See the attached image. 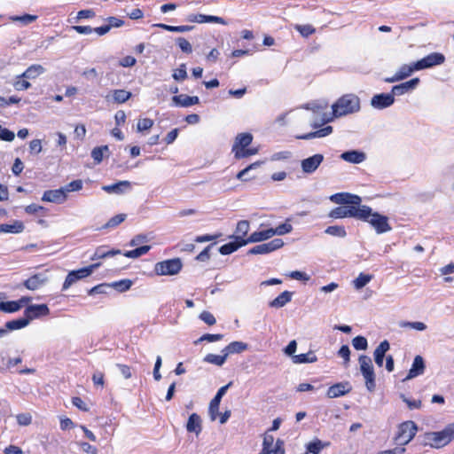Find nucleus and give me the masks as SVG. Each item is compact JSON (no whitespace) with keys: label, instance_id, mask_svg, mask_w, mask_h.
Masks as SVG:
<instances>
[{"label":"nucleus","instance_id":"a211bd4d","mask_svg":"<svg viewBox=\"0 0 454 454\" xmlns=\"http://www.w3.org/2000/svg\"><path fill=\"white\" fill-rule=\"evenodd\" d=\"M187 20L196 23H217L221 25L227 24L225 20L222 17L205 14H191L187 17Z\"/></svg>","mask_w":454,"mask_h":454},{"label":"nucleus","instance_id":"de8ad7c7","mask_svg":"<svg viewBox=\"0 0 454 454\" xmlns=\"http://www.w3.org/2000/svg\"><path fill=\"white\" fill-rule=\"evenodd\" d=\"M132 284L133 283L130 279H121L113 282L110 286L114 287L118 292L122 293L128 291L131 287Z\"/></svg>","mask_w":454,"mask_h":454},{"label":"nucleus","instance_id":"3c124183","mask_svg":"<svg viewBox=\"0 0 454 454\" xmlns=\"http://www.w3.org/2000/svg\"><path fill=\"white\" fill-rule=\"evenodd\" d=\"M108 151L107 145L95 147L91 152V157L96 163H100L104 157V152Z\"/></svg>","mask_w":454,"mask_h":454},{"label":"nucleus","instance_id":"dca6fc26","mask_svg":"<svg viewBox=\"0 0 454 454\" xmlns=\"http://www.w3.org/2000/svg\"><path fill=\"white\" fill-rule=\"evenodd\" d=\"M324 160L323 154L317 153L301 160V169L304 173H313Z\"/></svg>","mask_w":454,"mask_h":454},{"label":"nucleus","instance_id":"79ce46f5","mask_svg":"<svg viewBox=\"0 0 454 454\" xmlns=\"http://www.w3.org/2000/svg\"><path fill=\"white\" fill-rule=\"evenodd\" d=\"M271 230V236L275 235H285L290 233L293 231V226L287 222L278 225L276 228H270Z\"/></svg>","mask_w":454,"mask_h":454},{"label":"nucleus","instance_id":"2eb2a0df","mask_svg":"<svg viewBox=\"0 0 454 454\" xmlns=\"http://www.w3.org/2000/svg\"><path fill=\"white\" fill-rule=\"evenodd\" d=\"M395 102V96L391 93L376 94L372 98L371 105L376 109H384L392 106Z\"/></svg>","mask_w":454,"mask_h":454},{"label":"nucleus","instance_id":"c9c22d12","mask_svg":"<svg viewBox=\"0 0 454 454\" xmlns=\"http://www.w3.org/2000/svg\"><path fill=\"white\" fill-rule=\"evenodd\" d=\"M247 348V344L242 341H232L227 345L222 352H225L228 355L234 353H241Z\"/></svg>","mask_w":454,"mask_h":454},{"label":"nucleus","instance_id":"1a4fd4ad","mask_svg":"<svg viewBox=\"0 0 454 454\" xmlns=\"http://www.w3.org/2000/svg\"><path fill=\"white\" fill-rule=\"evenodd\" d=\"M182 267L181 260L174 258L157 262L154 266V271L159 276H171L177 274Z\"/></svg>","mask_w":454,"mask_h":454},{"label":"nucleus","instance_id":"774afa93","mask_svg":"<svg viewBox=\"0 0 454 454\" xmlns=\"http://www.w3.org/2000/svg\"><path fill=\"white\" fill-rule=\"evenodd\" d=\"M339 356L344 359V363L348 364L350 360V349L348 345H342L338 351Z\"/></svg>","mask_w":454,"mask_h":454},{"label":"nucleus","instance_id":"37998d69","mask_svg":"<svg viewBox=\"0 0 454 454\" xmlns=\"http://www.w3.org/2000/svg\"><path fill=\"white\" fill-rule=\"evenodd\" d=\"M372 279V275L360 273L358 277L353 281L356 289H361L365 286Z\"/></svg>","mask_w":454,"mask_h":454},{"label":"nucleus","instance_id":"13d9d810","mask_svg":"<svg viewBox=\"0 0 454 454\" xmlns=\"http://www.w3.org/2000/svg\"><path fill=\"white\" fill-rule=\"evenodd\" d=\"M121 186H124L126 188H129L130 187V183L129 181H121L118 184L106 186V187H104V189L106 192H121Z\"/></svg>","mask_w":454,"mask_h":454},{"label":"nucleus","instance_id":"bb28decb","mask_svg":"<svg viewBox=\"0 0 454 454\" xmlns=\"http://www.w3.org/2000/svg\"><path fill=\"white\" fill-rule=\"evenodd\" d=\"M250 229V223L247 220H240L238 222L234 239L238 240H246L247 238V233Z\"/></svg>","mask_w":454,"mask_h":454},{"label":"nucleus","instance_id":"a878e982","mask_svg":"<svg viewBox=\"0 0 454 454\" xmlns=\"http://www.w3.org/2000/svg\"><path fill=\"white\" fill-rule=\"evenodd\" d=\"M389 342L385 340L380 343V345L374 350V361L379 367L383 366V360L386 355V352L389 349Z\"/></svg>","mask_w":454,"mask_h":454},{"label":"nucleus","instance_id":"2f4dec72","mask_svg":"<svg viewBox=\"0 0 454 454\" xmlns=\"http://www.w3.org/2000/svg\"><path fill=\"white\" fill-rule=\"evenodd\" d=\"M293 293L289 291H284L275 299L270 301L269 305L272 308H281L288 303L292 299Z\"/></svg>","mask_w":454,"mask_h":454},{"label":"nucleus","instance_id":"680f3d73","mask_svg":"<svg viewBox=\"0 0 454 454\" xmlns=\"http://www.w3.org/2000/svg\"><path fill=\"white\" fill-rule=\"evenodd\" d=\"M16 419L20 426H28L32 423V416L30 413H20L16 416Z\"/></svg>","mask_w":454,"mask_h":454},{"label":"nucleus","instance_id":"423d86ee","mask_svg":"<svg viewBox=\"0 0 454 454\" xmlns=\"http://www.w3.org/2000/svg\"><path fill=\"white\" fill-rule=\"evenodd\" d=\"M360 371L365 380V386L369 391L375 389V372L371 357L361 355L359 356Z\"/></svg>","mask_w":454,"mask_h":454},{"label":"nucleus","instance_id":"5701e85b","mask_svg":"<svg viewBox=\"0 0 454 454\" xmlns=\"http://www.w3.org/2000/svg\"><path fill=\"white\" fill-rule=\"evenodd\" d=\"M333 132V127L332 126H325L320 129H317L316 131L309 132L302 135H297L295 136L296 139L301 140H309L316 137H324L328 135H330Z\"/></svg>","mask_w":454,"mask_h":454},{"label":"nucleus","instance_id":"a19ab883","mask_svg":"<svg viewBox=\"0 0 454 454\" xmlns=\"http://www.w3.org/2000/svg\"><path fill=\"white\" fill-rule=\"evenodd\" d=\"M223 353V355L207 354L204 357V361L212 364L221 366L225 363L227 358V354L225 352Z\"/></svg>","mask_w":454,"mask_h":454},{"label":"nucleus","instance_id":"39448f33","mask_svg":"<svg viewBox=\"0 0 454 454\" xmlns=\"http://www.w3.org/2000/svg\"><path fill=\"white\" fill-rule=\"evenodd\" d=\"M418 427L415 422L407 420L401 423L398 427L395 441L403 447L408 444L416 435Z\"/></svg>","mask_w":454,"mask_h":454},{"label":"nucleus","instance_id":"393cba45","mask_svg":"<svg viewBox=\"0 0 454 454\" xmlns=\"http://www.w3.org/2000/svg\"><path fill=\"white\" fill-rule=\"evenodd\" d=\"M270 238H272L271 230H270V228H268L265 230H261V231L253 232L247 238L245 242H246V245H247L249 243H257V242L264 241Z\"/></svg>","mask_w":454,"mask_h":454},{"label":"nucleus","instance_id":"e2e57ef3","mask_svg":"<svg viewBox=\"0 0 454 454\" xmlns=\"http://www.w3.org/2000/svg\"><path fill=\"white\" fill-rule=\"evenodd\" d=\"M200 318L207 325H214L216 322L215 316L209 311L206 310L200 313Z\"/></svg>","mask_w":454,"mask_h":454},{"label":"nucleus","instance_id":"473e14b6","mask_svg":"<svg viewBox=\"0 0 454 454\" xmlns=\"http://www.w3.org/2000/svg\"><path fill=\"white\" fill-rule=\"evenodd\" d=\"M45 69L43 66L35 64L28 67L26 71L19 76V78H27V79H35L43 73H44Z\"/></svg>","mask_w":454,"mask_h":454},{"label":"nucleus","instance_id":"f3484780","mask_svg":"<svg viewBox=\"0 0 454 454\" xmlns=\"http://www.w3.org/2000/svg\"><path fill=\"white\" fill-rule=\"evenodd\" d=\"M67 193L64 188L56 190H47L43 192L42 200L46 202H52L61 204L67 200Z\"/></svg>","mask_w":454,"mask_h":454},{"label":"nucleus","instance_id":"cd10ccee","mask_svg":"<svg viewBox=\"0 0 454 454\" xmlns=\"http://www.w3.org/2000/svg\"><path fill=\"white\" fill-rule=\"evenodd\" d=\"M340 158L348 162L358 164L365 160V154L358 151H348L343 153Z\"/></svg>","mask_w":454,"mask_h":454},{"label":"nucleus","instance_id":"c756f323","mask_svg":"<svg viewBox=\"0 0 454 454\" xmlns=\"http://www.w3.org/2000/svg\"><path fill=\"white\" fill-rule=\"evenodd\" d=\"M246 246L245 240H238L235 239L234 241L226 243L220 247L219 252L223 255L231 254L233 252L237 251L239 247Z\"/></svg>","mask_w":454,"mask_h":454},{"label":"nucleus","instance_id":"9d476101","mask_svg":"<svg viewBox=\"0 0 454 454\" xmlns=\"http://www.w3.org/2000/svg\"><path fill=\"white\" fill-rule=\"evenodd\" d=\"M284 241L281 239H275L268 243L254 246L248 251V254H266L281 248Z\"/></svg>","mask_w":454,"mask_h":454},{"label":"nucleus","instance_id":"e433bc0d","mask_svg":"<svg viewBox=\"0 0 454 454\" xmlns=\"http://www.w3.org/2000/svg\"><path fill=\"white\" fill-rule=\"evenodd\" d=\"M416 70H419V68L417 67V62L411 65H403L396 72L397 79L403 80L410 76Z\"/></svg>","mask_w":454,"mask_h":454},{"label":"nucleus","instance_id":"5fc2aeb1","mask_svg":"<svg viewBox=\"0 0 454 454\" xmlns=\"http://www.w3.org/2000/svg\"><path fill=\"white\" fill-rule=\"evenodd\" d=\"M347 202L348 206H354L356 208H363L364 207H368L367 205H361L362 199L358 195L350 194L348 200H343Z\"/></svg>","mask_w":454,"mask_h":454},{"label":"nucleus","instance_id":"4d7b16f0","mask_svg":"<svg viewBox=\"0 0 454 454\" xmlns=\"http://www.w3.org/2000/svg\"><path fill=\"white\" fill-rule=\"evenodd\" d=\"M173 78L176 81H184L187 78V72L185 64L180 65V67L174 71Z\"/></svg>","mask_w":454,"mask_h":454},{"label":"nucleus","instance_id":"052dcab7","mask_svg":"<svg viewBox=\"0 0 454 454\" xmlns=\"http://www.w3.org/2000/svg\"><path fill=\"white\" fill-rule=\"evenodd\" d=\"M15 137V134L13 131L6 129V128H3L1 125H0V139L3 140V141H6V142H12Z\"/></svg>","mask_w":454,"mask_h":454},{"label":"nucleus","instance_id":"4c0bfd02","mask_svg":"<svg viewBox=\"0 0 454 454\" xmlns=\"http://www.w3.org/2000/svg\"><path fill=\"white\" fill-rule=\"evenodd\" d=\"M21 309V304L16 301H1L0 310L5 313H14Z\"/></svg>","mask_w":454,"mask_h":454},{"label":"nucleus","instance_id":"4468645a","mask_svg":"<svg viewBox=\"0 0 454 454\" xmlns=\"http://www.w3.org/2000/svg\"><path fill=\"white\" fill-rule=\"evenodd\" d=\"M231 385V382H229L227 385L221 387L215 397L211 400L209 403V414L212 420L216 419L218 416L219 405L222 400V397L225 395L227 389Z\"/></svg>","mask_w":454,"mask_h":454},{"label":"nucleus","instance_id":"09e8293b","mask_svg":"<svg viewBox=\"0 0 454 454\" xmlns=\"http://www.w3.org/2000/svg\"><path fill=\"white\" fill-rule=\"evenodd\" d=\"M325 233L340 238H344L347 235L344 226L340 225L328 226L325 229Z\"/></svg>","mask_w":454,"mask_h":454},{"label":"nucleus","instance_id":"603ef678","mask_svg":"<svg viewBox=\"0 0 454 454\" xmlns=\"http://www.w3.org/2000/svg\"><path fill=\"white\" fill-rule=\"evenodd\" d=\"M352 345L356 350H364L367 348L368 342L365 337L359 335L352 340Z\"/></svg>","mask_w":454,"mask_h":454},{"label":"nucleus","instance_id":"69168bd1","mask_svg":"<svg viewBox=\"0 0 454 454\" xmlns=\"http://www.w3.org/2000/svg\"><path fill=\"white\" fill-rule=\"evenodd\" d=\"M402 399L410 410L420 409L422 406V402L420 400H411L403 395H402Z\"/></svg>","mask_w":454,"mask_h":454},{"label":"nucleus","instance_id":"58836bf2","mask_svg":"<svg viewBox=\"0 0 454 454\" xmlns=\"http://www.w3.org/2000/svg\"><path fill=\"white\" fill-rule=\"evenodd\" d=\"M28 324V319L24 316V317L6 322L5 327L7 328L8 331H14L24 328Z\"/></svg>","mask_w":454,"mask_h":454},{"label":"nucleus","instance_id":"a18cd8bd","mask_svg":"<svg viewBox=\"0 0 454 454\" xmlns=\"http://www.w3.org/2000/svg\"><path fill=\"white\" fill-rule=\"evenodd\" d=\"M325 445L322 443V442L319 439H316L313 442H310L306 446V454H319L321 450Z\"/></svg>","mask_w":454,"mask_h":454},{"label":"nucleus","instance_id":"9b49d317","mask_svg":"<svg viewBox=\"0 0 454 454\" xmlns=\"http://www.w3.org/2000/svg\"><path fill=\"white\" fill-rule=\"evenodd\" d=\"M445 57L443 54L439 52L430 53L423 59L417 61V67L419 70L429 68L437 65H441L444 62Z\"/></svg>","mask_w":454,"mask_h":454},{"label":"nucleus","instance_id":"72a5a7b5","mask_svg":"<svg viewBox=\"0 0 454 454\" xmlns=\"http://www.w3.org/2000/svg\"><path fill=\"white\" fill-rule=\"evenodd\" d=\"M121 252L119 249L106 250V247L100 246L96 248L91 260L103 259L109 256L120 254Z\"/></svg>","mask_w":454,"mask_h":454},{"label":"nucleus","instance_id":"c85d7f7f","mask_svg":"<svg viewBox=\"0 0 454 454\" xmlns=\"http://www.w3.org/2000/svg\"><path fill=\"white\" fill-rule=\"evenodd\" d=\"M186 429L188 432H193L196 434L201 432V419L197 413L190 415L186 424Z\"/></svg>","mask_w":454,"mask_h":454},{"label":"nucleus","instance_id":"4be33fe9","mask_svg":"<svg viewBox=\"0 0 454 454\" xmlns=\"http://www.w3.org/2000/svg\"><path fill=\"white\" fill-rule=\"evenodd\" d=\"M47 278L43 277L42 274H34L23 282V286L28 290H37L45 284Z\"/></svg>","mask_w":454,"mask_h":454},{"label":"nucleus","instance_id":"f8f14e48","mask_svg":"<svg viewBox=\"0 0 454 454\" xmlns=\"http://www.w3.org/2000/svg\"><path fill=\"white\" fill-rule=\"evenodd\" d=\"M351 390L352 386L348 381H341L329 387L326 391V396L331 399L337 398L350 393Z\"/></svg>","mask_w":454,"mask_h":454},{"label":"nucleus","instance_id":"ddd939ff","mask_svg":"<svg viewBox=\"0 0 454 454\" xmlns=\"http://www.w3.org/2000/svg\"><path fill=\"white\" fill-rule=\"evenodd\" d=\"M49 314L50 309L46 304L29 305L24 311V316L28 319V322L40 317L48 316Z\"/></svg>","mask_w":454,"mask_h":454},{"label":"nucleus","instance_id":"0eeeda50","mask_svg":"<svg viewBox=\"0 0 454 454\" xmlns=\"http://www.w3.org/2000/svg\"><path fill=\"white\" fill-rule=\"evenodd\" d=\"M360 221L369 223L379 234L387 232L392 229L388 217L378 212H372L371 207L369 215L366 219H360Z\"/></svg>","mask_w":454,"mask_h":454},{"label":"nucleus","instance_id":"8fccbe9b","mask_svg":"<svg viewBox=\"0 0 454 454\" xmlns=\"http://www.w3.org/2000/svg\"><path fill=\"white\" fill-rule=\"evenodd\" d=\"M127 215L126 214H118L114 216L111 217L107 223L105 224L106 228H115L120 225L122 222L125 221Z\"/></svg>","mask_w":454,"mask_h":454},{"label":"nucleus","instance_id":"f03ea898","mask_svg":"<svg viewBox=\"0 0 454 454\" xmlns=\"http://www.w3.org/2000/svg\"><path fill=\"white\" fill-rule=\"evenodd\" d=\"M253 136L249 132L239 133L235 137L231 152L236 159H244L258 153L256 148H249L252 144Z\"/></svg>","mask_w":454,"mask_h":454},{"label":"nucleus","instance_id":"338daca9","mask_svg":"<svg viewBox=\"0 0 454 454\" xmlns=\"http://www.w3.org/2000/svg\"><path fill=\"white\" fill-rule=\"evenodd\" d=\"M80 448L82 450L87 454H98V450L96 446H93L86 442H82L79 443Z\"/></svg>","mask_w":454,"mask_h":454},{"label":"nucleus","instance_id":"0e129e2a","mask_svg":"<svg viewBox=\"0 0 454 454\" xmlns=\"http://www.w3.org/2000/svg\"><path fill=\"white\" fill-rule=\"evenodd\" d=\"M82 188V181L80 179L70 182L64 190L67 192L80 191Z\"/></svg>","mask_w":454,"mask_h":454},{"label":"nucleus","instance_id":"ea45409f","mask_svg":"<svg viewBox=\"0 0 454 454\" xmlns=\"http://www.w3.org/2000/svg\"><path fill=\"white\" fill-rule=\"evenodd\" d=\"M151 249V246L149 245H145V246H142V247H139L137 248H135L133 250H129V251H126L125 253H123V255L128 257V258H138L145 254H147Z\"/></svg>","mask_w":454,"mask_h":454},{"label":"nucleus","instance_id":"6e6552de","mask_svg":"<svg viewBox=\"0 0 454 454\" xmlns=\"http://www.w3.org/2000/svg\"><path fill=\"white\" fill-rule=\"evenodd\" d=\"M100 263L90 264L87 267H83L75 270L68 272L62 286V291L67 290L78 280L83 279L89 277L95 269H97Z\"/></svg>","mask_w":454,"mask_h":454},{"label":"nucleus","instance_id":"b1692460","mask_svg":"<svg viewBox=\"0 0 454 454\" xmlns=\"http://www.w3.org/2000/svg\"><path fill=\"white\" fill-rule=\"evenodd\" d=\"M131 96L132 93L130 91L118 89L111 90L110 95H108L106 98L109 99L111 97L112 101L115 104H123L127 102L131 98Z\"/></svg>","mask_w":454,"mask_h":454},{"label":"nucleus","instance_id":"7ed1b4c3","mask_svg":"<svg viewBox=\"0 0 454 454\" xmlns=\"http://www.w3.org/2000/svg\"><path fill=\"white\" fill-rule=\"evenodd\" d=\"M426 439L433 448H442L454 439V423L448 424L442 431L426 434Z\"/></svg>","mask_w":454,"mask_h":454},{"label":"nucleus","instance_id":"49530a36","mask_svg":"<svg viewBox=\"0 0 454 454\" xmlns=\"http://www.w3.org/2000/svg\"><path fill=\"white\" fill-rule=\"evenodd\" d=\"M47 211V208H45L44 207L35 203L30 204L25 207V212L29 215L39 214L41 216H45Z\"/></svg>","mask_w":454,"mask_h":454},{"label":"nucleus","instance_id":"f257e3e1","mask_svg":"<svg viewBox=\"0 0 454 454\" xmlns=\"http://www.w3.org/2000/svg\"><path fill=\"white\" fill-rule=\"evenodd\" d=\"M332 109L335 118L356 113L360 110V99L355 94H345L332 106Z\"/></svg>","mask_w":454,"mask_h":454},{"label":"nucleus","instance_id":"6ab92c4d","mask_svg":"<svg viewBox=\"0 0 454 454\" xmlns=\"http://www.w3.org/2000/svg\"><path fill=\"white\" fill-rule=\"evenodd\" d=\"M419 83V79L416 77L410 81H407V82H404L400 84L393 86L391 91L394 94V96L403 95V94L414 90Z\"/></svg>","mask_w":454,"mask_h":454},{"label":"nucleus","instance_id":"412c9836","mask_svg":"<svg viewBox=\"0 0 454 454\" xmlns=\"http://www.w3.org/2000/svg\"><path fill=\"white\" fill-rule=\"evenodd\" d=\"M425 367L426 366L423 357L419 355L416 356L413 360L411 368L409 370L408 375L405 379L410 380L423 374Z\"/></svg>","mask_w":454,"mask_h":454},{"label":"nucleus","instance_id":"6e6d98bb","mask_svg":"<svg viewBox=\"0 0 454 454\" xmlns=\"http://www.w3.org/2000/svg\"><path fill=\"white\" fill-rule=\"evenodd\" d=\"M176 43L182 51L190 54L192 51V44L184 37H179L176 39Z\"/></svg>","mask_w":454,"mask_h":454},{"label":"nucleus","instance_id":"864d4df0","mask_svg":"<svg viewBox=\"0 0 454 454\" xmlns=\"http://www.w3.org/2000/svg\"><path fill=\"white\" fill-rule=\"evenodd\" d=\"M153 120L150 118H144L138 121L137 129L140 132L149 130L153 126Z\"/></svg>","mask_w":454,"mask_h":454},{"label":"nucleus","instance_id":"7c9ffc66","mask_svg":"<svg viewBox=\"0 0 454 454\" xmlns=\"http://www.w3.org/2000/svg\"><path fill=\"white\" fill-rule=\"evenodd\" d=\"M24 223L21 221L16 220L11 224H0V233H20L24 231Z\"/></svg>","mask_w":454,"mask_h":454},{"label":"nucleus","instance_id":"f704fd0d","mask_svg":"<svg viewBox=\"0 0 454 454\" xmlns=\"http://www.w3.org/2000/svg\"><path fill=\"white\" fill-rule=\"evenodd\" d=\"M292 361L294 364H309L317 362V357L314 352L310 350L306 354L293 356Z\"/></svg>","mask_w":454,"mask_h":454},{"label":"nucleus","instance_id":"c03bdc74","mask_svg":"<svg viewBox=\"0 0 454 454\" xmlns=\"http://www.w3.org/2000/svg\"><path fill=\"white\" fill-rule=\"evenodd\" d=\"M294 29L303 37H309L316 32V28L310 24H296L294 25Z\"/></svg>","mask_w":454,"mask_h":454},{"label":"nucleus","instance_id":"aec40b11","mask_svg":"<svg viewBox=\"0 0 454 454\" xmlns=\"http://www.w3.org/2000/svg\"><path fill=\"white\" fill-rule=\"evenodd\" d=\"M172 101L177 106L188 107L199 104L200 98L197 96L181 94L173 96Z\"/></svg>","mask_w":454,"mask_h":454},{"label":"nucleus","instance_id":"bf43d9fd","mask_svg":"<svg viewBox=\"0 0 454 454\" xmlns=\"http://www.w3.org/2000/svg\"><path fill=\"white\" fill-rule=\"evenodd\" d=\"M37 18H38L37 15L24 14L22 16H14V17H12L11 19L13 21H21L24 24H29V23L35 21L37 20Z\"/></svg>","mask_w":454,"mask_h":454},{"label":"nucleus","instance_id":"20e7f679","mask_svg":"<svg viewBox=\"0 0 454 454\" xmlns=\"http://www.w3.org/2000/svg\"><path fill=\"white\" fill-rule=\"evenodd\" d=\"M370 213V207L356 208L354 206L342 205L334 207L329 214L330 217L339 219L353 217L357 220L366 219Z\"/></svg>","mask_w":454,"mask_h":454}]
</instances>
